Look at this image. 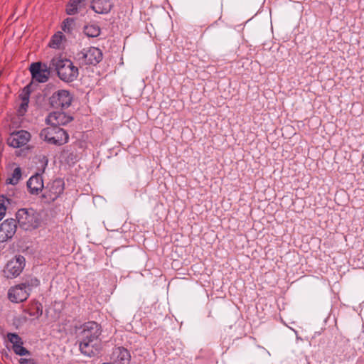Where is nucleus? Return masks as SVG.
I'll return each instance as SVG.
<instances>
[{"instance_id":"1","label":"nucleus","mask_w":364,"mask_h":364,"mask_svg":"<svg viewBox=\"0 0 364 364\" xmlns=\"http://www.w3.org/2000/svg\"><path fill=\"white\" fill-rule=\"evenodd\" d=\"M16 223L20 228L32 231L40 228L43 217L40 212L33 208H21L16 213Z\"/></svg>"},{"instance_id":"2","label":"nucleus","mask_w":364,"mask_h":364,"mask_svg":"<svg viewBox=\"0 0 364 364\" xmlns=\"http://www.w3.org/2000/svg\"><path fill=\"white\" fill-rule=\"evenodd\" d=\"M50 67L56 70L58 77L65 82L75 81L79 75L78 68L68 59L53 58Z\"/></svg>"},{"instance_id":"3","label":"nucleus","mask_w":364,"mask_h":364,"mask_svg":"<svg viewBox=\"0 0 364 364\" xmlns=\"http://www.w3.org/2000/svg\"><path fill=\"white\" fill-rule=\"evenodd\" d=\"M39 284V280L33 278L11 287L7 293L8 299L15 304L23 302L29 297L32 288L38 287Z\"/></svg>"},{"instance_id":"4","label":"nucleus","mask_w":364,"mask_h":364,"mask_svg":"<svg viewBox=\"0 0 364 364\" xmlns=\"http://www.w3.org/2000/svg\"><path fill=\"white\" fill-rule=\"evenodd\" d=\"M40 137L47 143L55 146L63 145L69 139V135L65 130L53 125L43 129L41 131Z\"/></svg>"},{"instance_id":"5","label":"nucleus","mask_w":364,"mask_h":364,"mask_svg":"<svg viewBox=\"0 0 364 364\" xmlns=\"http://www.w3.org/2000/svg\"><path fill=\"white\" fill-rule=\"evenodd\" d=\"M26 266V259L23 256L18 255L8 261L5 265L3 273L6 279H14L18 277Z\"/></svg>"},{"instance_id":"6","label":"nucleus","mask_w":364,"mask_h":364,"mask_svg":"<svg viewBox=\"0 0 364 364\" xmlns=\"http://www.w3.org/2000/svg\"><path fill=\"white\" fill-rule=\"evenodd\" d=\"M76 58L82 65H96L102 60V52L98 48L90 47L78 53Z\"/></svg>"},{"instance_id":"7","label":"nucleus","mask_w":364,"mask_h":364,"mask_svg":"<svg viewBox=\"0 0 364 364\" xmlns=\"http://www.w3.org/2000/svg\"><path fill=\"white\" fill-rule=\"evenodd\" d=\"M63 191L64 181L60 178H56L47 184L43 198L47 203L53 202L63 193Z\"/></svg>"},{"instance_id":"8","label":"nucleus","mask_w":364,"mask_h":364,"mask_svg":"<svg viewBox=\"0 0 364 364\" xmlns=\"http://www.w3.org/2000/svg\"><path fill=\"white\" fill-rule=\"evenodd\" d=\"M73 101V95L68 90H60L55 92L50 97V104L55 109H65L70 106Z\"/></svg>"},{"instance_id":"9","label":"nucleus","mask_w":364,"mask_h":364,"mask_svg":"<svg viewBox=\"0 0 364 364\" xmlns=\"http://www.w3.org/2000/svg\"><path fill=\"white\" fill-rule=\"evenodd\" d=\"M102 333V328L99 323L95 321L85 323L81 331V338L101 341L100 336Z\"/></svg>"},{"instance_id":"10","label":"nucleus","mask_w":364,"mask_h":364,"mask_svg":"<svg viewBox=\"0 0 364 364\" xmlns=\"http://www.w3.org/2000/svg\"><path fill=\"white\" fill-rule=\"evenodd\" d=\"M31 139V134L26 130L14 132L6 139L7 144L14 148H20L26 145Z\"/></svg>"},{"instance_id":"11","label":"nucleus","mask_w":364,"mask_h":364,"mask_svg":"<svg viewBox=\"0 0 364 364\" xmlns=\"http://www.w3.org/2000/svg\"><path fill=\"white\" fill-rule=\"evenodd\" d=\"M79 347L80 352L84 355L91 358L100 353L102 348V343L101 341L81 338Z\"/></svg>"},{"instance_id":"12","label":"nucleus","mask_w":364,"mask_h":364,"mask_svg":"<svg viewBox=\"0 0 364 364\" xmlns=\"http://www.w3.org/2000/svg\"><path fill=\"white\" fill-rule=\"evenodd\" d=\"M32 78L38 82H46L50 75V71L45 64L40 62L33 63L30 66Z\"/></svg>"},{"instance_id":"13","label":"nucleus","mask_w":364,"mask_h":364,"mask_svg":"<svg viewBox=\"0 0 364 364\" xmlns=\"http://www.w3.org/2000/svg\"><path fill=\"white\" fill-rule=\"evenodd\" d=\"M17 223L15 219L5 220L0 224V242H4L13 237L16 233Z\"/></svg>"},{"instance_id":"14","label":"nucleus","mask_w":364,"mask_h":364,"mask_svg":"<svg viewBox=\"0 0 364 364\" xmlns=\"http://www.w3.org/2000/svg\"><path fill=\"white\" fill-rule=\"evenodd\" d=\"M73 120V117L63 112H51L46 119L48 124L59 127L65 125Z\"/></svg>"},{"instance_id":"15","label":"nucleus","mask_w":364,"mask_h":364,"mask_svg":"<svg viewBox=\"0 0 364 364\" xmlns=\"http://www.w3.org/2000/svg\"><path fill=\"white\" fill-rule=\"evenodd\" d=\"M7 338L12 343V349L14 352L18 355H30V352L23 346L22 338L16 333H8Z\"/></svg>"},{"instance_id":"16","label":"nucleus","mask_w":364,"mask_h":364,"mask_svg":"<svg viewBox=\"0 0 364 364\" xmlns=\"http://www.w3.org/2000/svg\"><path fill=\"white\" fill-rule=\"evenodd\" d=\"M111 359L113 364H129L131 355L127 348L117 347L113 350Z\"/></svg>"},{"instance_id":"17","label":"nucleus","mask_w":364,"mask_h":364,"mask_svg":"<svg viewBox=\"0 0 364 364\" xmlns=\"http://www.w3.org/2000/svg\"><path fill=\"white\" fill-rule=\"evenodd\" d=\"M90 7L97 14H107L110 12L113 5L110 0H92Z\"/></svg>"},{"instance_id":"18","label":"nucleus","mask_w":364,"mask_h":364,"mask_svg":"<svg viewBox=\"0 0 364 364\" xmlns=\"http://www.w3.org/2000/svg\"><path fill=\"white\" fill-rule=\"evenodd\" d=\"M27 186L31 193L38 194L43 188L42 176L39 173L32 176L27 182Z\"/></svg>"},{"instance_id":"19","label":"nucleus","mask_w":364,"mask_h":364,"mask_svg":"<svg viewBox=\"0 0 364 364\" xmlns=\"http://www.w3.org/2000/svg\"><path fill=\"white\" fill-rule=\"evenodd\" d=\"M84 0H70L66 7V13L68 15L77 14L80 9L81 4Z\"/></svg>"},{"instance_id":"20","label":"nucleus","mask_w":364,"mask_h":364,"mask_svg":"<svg viewBox=\"0 0 364 364\" xmlns=\"http://www.w3.org/2000/svg\"><path fill=\"white\" fill-rule=\"evenodd\" d=\"M21 169L20 167H16L14 168L13 173L11 176L8 177L6 181L7 184L16 185L18 183L19 181L21 178Z\"/></svg>"},{"instance_id":"21","label":"nucleus","mask_w":364,"mask_h":364,"mask_svg":"<svg viewBox=\"0 0 364 364\" xmlns=\"http://www.w3.org/2000/svg\"><path fill=\"white\" fill-rule=\"evenodd\" d=\"M83 31L88 37H97L100 34V28L97 25H87L84 27Z\"/></svg>"},{"instance_id":"22","label":"nucleus","mask_w":364,"mask_h":364,"mask_svg":"<svg viewBox=\"0 0 364 364\" xmlns=\"http://www.w3.org/2000/svg\"><path fill=\"white\" fill-rule=\"evenodd\" d=\"M75 26V21L73 18H67L62 25V30L65 33H71Z\"/></svg>"},{"instance_id":"23","label":"nucleus","mask_w":364,"mask_h":364,"mask_svg":"<svg viewBox=\"0 0 364 364\" xmlns=\"http://www.w3.org/2000/svg\"><path fill=\"white\" fill-rule=\"evenodd\" d=\"M62 41L61 33H55L51 38L49 46L53 48H58Z\"/></svg>"},{"instance_id":"24","label":"nucleus","mask_w":364,"mask_h":364,"mask_svg":"<svg viewBox=\"0 0 364 364\" xmlns=\"http://www.w3.org/2000/svg\"><path fill=\"white\" fill-rule=\"evenodd\" d=\"M29 97H30V86L27 85L23 89L22 92L20 95L21 101L23 102L24 105H28Z\"/></svg>"},{"instance_id":"25","label":"nucleus","mask_w":364,"mask_h":364,"mask_svg":"<svg viewBox=\"0 0 364 364\" xmlns=\"http://www.w3.org/2000/svg\"><path fill=\"white\" fill-rule=\"evenodd\" d=\"M9 201V200L5 198L4 196H0V221L3 219V218L6 215V207L5 205V202Z\"/></svg>"},{"instance_id":"26","label":"nucleus","mask_w":364,"mask_h":364,"mask_svg":"<svg viewBox=\"0 0 364 364\" xmlns=\"http://www.w3.org/2000/svg\"><path fill=\"white\" fill-rule=\"evenodd\" d=\"M39 162L41 164L42 171H44L48 165V160L46 156H40L38 158Z\"/></svg>"},{"instance_id":"27","label":"nucleus","mask_w":364,"mask_h":364,"mask_svg":"<svg viewBox=\"0 0 364 364\" xmlns=\"http://www.w3.org/2000/svg\"><path fill=\"white\" fill-rule=\"evenodd\" d=\"M20 364H37L33 359L21 358L19 360Z\"/></svg>"},{"instance_id":"28","label":"nucleus","mask_w":364,"mask_h":364,"mask_svg":"<svg viewBox=\"0 0 364 364\" xmlns=\"http://www.w3.org/2000/svg\"><path fill=\"white\" fill-rule=\"evenodd\" d=\"M43 314V311L40 307H37L36 312L34 314H30L32 316H36L37 318L40 317Z\"/></svg>"},{"instance_id":"29","label":"nucleus","mask_w":364,"mask_h":364,"mask_svg":"<svg viewBox=\"0 0 364 364\" xmlns=\"http://www.w3.org/2000/svg\"><path fill=\"white\" fill-rule=\"evenodd\" d=\"M28 105H24L23 104V102H21V105H20V110H23V111H26L27 107H28Z\"/></svg>"}]
</instances>
